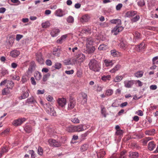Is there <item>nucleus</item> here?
Returning a JSON list of instances; mask_svg holds the SVG:
<instances>
[{
	"mask_svg": "<svg viewBox=\"0 0 158 158\" xmlns=\"http://www.w3.org/2000/svg\"><path fill=\"white\" fill-rule=\"evenodd\" d=\"M90 70L95 72H98L101 69L100 63L95 59L91 60L89 64Z\"/></svg>",
	"mask_w": 158,
	"mask_h": 158,
	"instance_id": "1",
	"label": "nucleus"
},
{
	"mask_svg": "<svg viewBox=\"0 0 158 158\" xmlns=\"http://www.w3.org/2000/svg\"><path fill=\"white\" fill-rule=\"evenodd\" d=\"M48 142L50 146L52 147H59L61 145V143L60 142L52 139H49Z\"/></svg>",
	"mask_w": 158,
	"mask_h": 158,
	"instance_id": "2",
	"label": "nucleus"
},
{
	"mask_svg": "<svg viewBox=\"0 0 158 158\" xmlns=\"http://www.w3.org/2000/svg\"><path fill=\"white\" fill-rule=\"evenodd\" d=\"M46 105L47 106L46 108L47 112L51 116H55L56 114L53 107L47 104Z\"/></svg>",
	"mask_w": 158,
	"mask_h": 158,
	"instance_id": "3",
	"label": "nucleus"
},
{
	"mask_svg": "<svg viewBox=\"0 0 158 158\" xmlns=\"http://www.w3.org/2000/svg\"><path fill=\"white\" fill-rule=\"evenodd\" d=\"M59 108H64L66 104V99L64 98H59L57 100Z\"/></svg>",
	"mask_w": 158,
	"mask_h": 158,
	"instance_id": "4",
	"label": "nucleus"
},
{
	"mask_svg": "<svg viewBox=\"0 0 158 158\" xmlns=\"http://www.w3.org/2000/svg\"><path fill=\"white\" fill-rule=\"evenodd\" d=\"M26 118H19L15 120L13 123V124L15 126L20 125L25 122L26 120Z\"/></svg>",
	"mask_w": 158,
	"mask_h": 158,
	"instance_id": "5",
	"label": "nucleus"
},
{
	"mask_svg": "<svg viewBox=\"0 0 158 158\" xmlns=\"http://www.w3.org/2000/svg\"><path fill=\"white\" fill-rule=\"evenodd\" d=\"M123 29V28L122 26H116L112 30L111 32L113 33L114 35H117L118 33L122 31Z\"/></svg>",
	"mask_w": 158,
	"mask_h": 158,
	"instance_id": "6",
	"label": "nucleus"
},
{
	"mask_svg": "<svg viewBox=\"0 0 158 158\" xmlns=\"http://www.w3.org/2000/svg\"><path fill=\"white\" fill-rule=\"evenodd\" d=\"M135 83L134 80H126L124 82V86L127 88H130L132 87Z\"/></svg>",
	"mask_w": 158,
	"mask_h": 158,
	"instance_id": "7",
	"label": "nucleus"
},
{
	"mask_svg": "<svg viewBox=\"0 0 158 158\" xmlns=\"http://www.w3.org/2000/svg\"><path fill=\"white\" fill-rule=\"evenodd\" d=\"M115 62V61L114 60L106 59L104 60L103 64L106 67L111 66L114 64Z\"/></svg>",
	"mask_w": 158,
	"mask_h": 158,
	"instance_id": "8",
	"label": "nucleus"
},
{
	"mask_svg": "<svg viewBox=\"0 0 158 158\" xmlns=\"http://www.w3.org/2000/svg\"><path fill=\"white\" fill-rule=\"evenodd\" d=\"M76 57L78 62L80 63L82 62L85 59V55L81 53L78 54L76 56Z\"/></svg>",
	"mask_w": 158,
	"mask_h": 158,
	"instance_id": "9",
	"label": "nucleus"
},
{
	"mask_svg": "<svg viewBox=\"0 0 158 158\" xmlns=\"http://www.w3.org/2000/svg\"><path fill=\"white\" fill-rule=\"evenodd\" d=\"M86 41V47H91V46L93 45V44L94 42L93 39L91 37L87 38Z\"/></svg>",
	"mask_w": 158,
	"mask_h": 158,
	"instance_id": "10",
	"label": "nucleus"
},
{
	"mask_svg": "<svg viewBox=\"0 0 158 158\" xmlns=\"http://www.w3.org/2000/svg\"><path fill=\"white\" fill-rule=\"evenodd\" d=\"M19 51L15 49L11 51L10 52V56L13 57H17L20 54Z\"/></svg>",
	"mask_w": 158,
	"mask_h": 158,
	"instance_id": "11",
	"label": "nucleus"
},
{
	"mask_svg": "<svg viewBox=\"0 0 158 158\" xmlns=\"http://www.w3.org/2000/svg\"><path fill=\"white\" fill-rule=\"evenodd\" d=\"M26 103L28 104H35L37 102L35 101L34 98L32 96L30 98H28L26 101Z\"/></svg>",
	"mask_w": 158,
	"mask_h": 158,
	"instance_id": "12",
	"label": "nucleus"
},
{
	"mask_svg": "<svg viewBox=\"0 0 158 158\" xmlns=\"http://www.w3.org/2000/svg\"><path fill=\"white\" fill-rule=\"evenodd\" d=\"M60 32L58 29L55 28L53 29L51 32L50 34L52 37L56 36Z\"/></svg>",
	"mask_w": 158,
	"mask_h": 158,
	"instance_id": "13",
	"label": "nucleus"
},
{
	"mask_svg": "<svg viewBox=\"0 0 158 158\" xmlns=\"http://www.w3.org/2000/svg\"><path fill=\"white\" fill-rule=\"evenodd\" d=\"M75 104L76 102L75 100H70L68 104V110H70L73 109L74 107Z\"/></svg>",
	"mask_w": 158,
	"mask_h": 158,
	"instance_id": "14",
	"label": "nucleus"
},
{
	"mask_svg": "<svg viewBox=\"0 0 158 158\" xmlns=\"http://www.w3.org/2000/svg\"><path fill=\"white\" fill-rule=\"evenodd\" d=\"M65 14L63 10L60 9H59L56 10L55 15L57 16L61 17L65 15Z\"/></svg>",
	"mask_w": 158,
	"mask_h": 158,
	"instance_id": "15",
	"label": "nucleus"
},
{
	"mask_svg": "<svg viewBox=\"0 0 158 158\" xmlns=\"http://www.w3.org/2000/svg\"><path fill=\"white\" fill-rule=\"evenodd\" d=\"M145 48V44L144 42H142L139 45L136 46V50L139 51L143 50Z\"/></svg>",
	"mask_w": 158,
	"mask_h": 158,
	"instance_id": "16",
	"label": "nucleus"
},
{
	"mask_svg": "<svg viewBox=\"0 0 158 158\" xmlns=\"http://www.w3.org/2000/svg\"><path fill=\"white\" fill-rule=\"evenodd\" d=\"M75 132H80L84 130L83 125L82 124H80L77 126H74Z\"/></svg>",
	"mask_w": 158,
	"mask_h": 158,
	"instance_id": "17",
	"label": "nucleus"
},
{
	"mask_svg": "<svg viewBox=\"0 0 158 158\" xmlns=\"http://www.w3.org/2000/svg\"><path fill=\"white\" fill-rule=\"evenodd\" d=\"M29 96L28 90L27 89L25 91H23L22 92V95L19 98L22 99L26 98Z\"/></svg>",
	"mask_w": 158,
	"mask_h": 158,
	"instance_id": "18",
	"label": "nucleus"
},
{
	"mask_svg": "<svg viewBox=\"0 0 158 158\" xmlns=\"http://www.w3.org/2000/svg\"><path fill=\"white\" fill-rule=\"evenodd\" d=\"M128 156L130 158H138L139 155L137 152H130Z\"/></svg>",
	"mask_w": 158,
	"mask_h": 158,
	"instance_id": "19",
	"label": "nucleus"
},
{
	"mask_svg": "<svg viewBox=\"0 0 158 158\" xmlns=\"http://www.w3.org/2000/svg\"><path fill=\"white\" fill-rule=\"evenodd\" d=\"M8 151V148L7 147L4 146L2 147L0 151V158H1L3 155L7 152Z\"/></svg>",
	"mask_w": 158,
	"mask_h": 158,
	"instance_id": "20",
	"label": "nucleus"
},
{
	"mask_svg": "<svg viewBox=\"0 0 158 158\" xmlns=\"http://www.w3.org/2000/svg\"><path fill=\"white\" fill-rule=\"evenodd\" d=\"M86 48H87V50L85 51V53L89 54L93 53L95 49V48L94 46H92L91 47H89Z\"/></svg>",
	"mask_w": 158,
	"mask_h": 158,
	"instance_id": "21",
	"label": "nucleus"
},
{
	"mask_svg": "<svg viewBox=\"0 0 158 158\" xmlns=\"http://www.w3.org/2000/svg\"><path fill=\"white\" fill-rule=\"evenodd\" d=\"M118 46L120 48L123 49H126L128 47V45L126 42L123 41L121 42L119 44Z\"/></svg>",
	"mask_w": 158,
	"mask_h": 158,
	"instance_id": "22",
	"label": "nucleus"
},
{
	"mask_svg": "<svg viewBox=\"0 0 158 158\" xmlns=\"http://www.w3.org/2000/svg\"><path fill=\"white\" fill-rule=\"evenodd\" d=\"M136 14V12L131 10L127 12L125 16L127 17H130L134 16Z\"/></svg>",
	"mask_w": 158,
	"mask_h": 158,
	"instance_id": "23",
	"label": "nucleus"
},
{
	"mask_svg": "<svg viewBox=\"0 0 158 158\" xmlns=\"http://www.w3.org/2000/svg\"><path fill=\"white\" fill-rule=\"evenodd\" d=\"M110 22L112 24L121 25V21L120 19H113L110 20Z\"/></svg>",
	"mask_w": 158,
	"mask_h": 158,
	"instance_id": "24",
	"label": "nucleus"
},
{
	"mask_svg": "<svg viewBox=\"0 0 158 158\" xmlns=\"http://www.w3.org/2000/svg\"><path fill=\"white\" fill-rule=\"evenodd\" d=\"M14 86V83L12 81L8 80L6 85L7 88L9 89H12Z\"/></svg>",
	"mask_w": 158,
	"mask_h": 158,
	"instance_id": "25",
	"label": "nucleus"
},
{
	"mask_svg": "<svg viewBox=\"0 0 158 158\" xmlns=\"http://www.w3.org/2000/svg\"><path fill=\"white\" fill-rule=\"evenodd\" d=\"M111 55L114 57H117L120 55V52L116 51L115 49L112 50L110 51Z\"/></svg>",
	"mask_w": 158,
	"mask_h": 158,
	"instance_id": "26",
	"label": "nucleus"
},
{
	"mask_svg": "<svg viewBox=\"0 0 158 158\" xmlns=\"http://www.w3.org/2000/svg\"><path fill=\"white\" fill-rule=\"evenodd\" d=\"M105 154V152L103 150H101L97 153L98 158H102Z\"/></svg>",
	"mask_w": 158,
	"mask_h": 158,
	"instance_id": "27",
	"label": "nucleus"
},
{
	"mask_svg": "<svg viewBox=\"0 0 158 158\" xmlns=\"http://www.w3.org/2000/svg\"><path fill=\"white\" fill-rule=\"evenodd\" d=\"M89 148V145L87 143H85L81 146V151L82 152L86 151Z\"/></svg>",
	"mask_w": 158,
	"mask_h": 158,
	"instance_id": "28",
	"label": "nucleus"
},
{
	"mask_svg": "<svg viewBox=\"0 0 158 158\" xmlns=\"http://www.w3.org/2000/svg\"><path fill=\"white\" fill-rule=\"evenodd\" d=\"M100 107L101 108V113L103 116L106 118L107 115L108 114L106 113V109L104 106L102 105Z\"/></svg>",
	"mask_w": 158,
	"mask_h": 158,
	"instance_id": "29",
	"label": "nucleus"
},
{
	"mask_svg": "<svg viewBox=\"0 0 158 158\" xmlns=\"http://www.w3.org/2000/svg\"><path fill=\"white\" fill-rule=\"evenodd\" d=\"M24 129L25 131L27 133H30L32 131L31 127L30 125H25L24 127Z\"/></svg>",
	"mask_w": 158,
	"mask_h": 158,
	"instance_id": "30",
	"label": "nucleus"
},
{
	"mask_svg": "<svg viewBox=\"0 0 158 158\" xmlns=\"http://www.w3.org/2000/svg\"><path fill=\"white\" fill-rule=\"evenodd\" d=\"M156 132V130L154 129H152L151 130H147L145 131V134L146 135H153Z\"/></svg>",
	"mask_w": 158,
	"mask_h": 158,
	"instance_id": "31",
	"label": "nucleus"
},
{
	"mask_svg": "<svg viewBox=\"0 0 158 158\" xmlns=\"http://www.w3.org/2000/svg\"><path fill=\"white\" fill-rule=\"evenodd\" d=\"M89 19L90 17L88 14H86L83 15L81 18L82 21L85 22H88Z\"/></svg>",
	"mask_w": 158,
	"mask_h": 158,
	"instance_id": "32",
	"label": "nucleus"
},
{
	"mask_svg": "<svg viewBox=\"0 0 158 158\" xmlns=\"http://www.w3.org/2000/svg\"><path fill=\"white\" fill-rule=\"evenodd\" d=\"M155 147V145L153 141L150 142L148 145V148L149 150L152 151L154 149Z\"/></svg>",
	"mask_w": 158,
	"mask_h": 158,
	"instance_id": "33",
	"label": "nucleus"
},
{
	"mask_svg": "<svg viewBox=\"0 0 158 158\" xmlns=\"http://www.w3.org/2000/svg\"><path fill=\"white\" fill-rule=\"evenodd\" d=\"M66 130L69 132H75L74 126L69 125L66 127Z\"/></svg>",
	"mask_w": 158,
	"mask_h": 158,
	"instance_id": "34",
	"label": "nucleus"
},
{
	"mask_svg": "<svg viewBox=\"0 0 158 158\" xmlns=\"http://www.w3.org/2000/svg\"><path fill=\"white\" fill-rule=\"evenodd\" d=\"M67 35H62L61 37L58 39L57 41V42L59 44H61L62 43V42L63 41H64L65 40L66 38L67 37Z\"/></svg>",
	"mask_w": 158,
	"mask_h": 158,
	"instance_id": "35",
	"label": "nucleus"
},
{
	"mask_svg": "<svg viewBox=\"0 0 158 158\" xmlns=\"http://www.w3.org/2000/svg\"><path fill=\"white\" fill-rule=\"evenodd\" d=\"M134 39L135 40H138L141 39V35L140 34L137 32H136L134 34Z\"/></svg>",
	"mask_w": 158,
	"mask_h": 158,
	"instance_id": "36",
	"label": "nucleus"
},
{
	"mask_svg": "<svg viewBox=\"0 0 158 158\" xmlns=\"http://www.w3.org/2000/svg\"><path fill=\"white\" fill-rule=\"evenodd\" d=\"M143 73L142 71H139L135 73L134 74V75L137 77H141L143 76Z\"/></svg>",
	"mask_w": 158,
	"mask_h": 158,
	"instance_id": "37",
	"label": "nucleus"
},
{
	"mask_svg": "<svg viewBox=\"0 0 158 158\" xmlns=\"http://www.w3.org/2000/svg\"><path fill=\"white\" fill-rule=\"evenodd\" d=\"M120 67V65L119 64L117 65L112 69L110 70V72L111 73H114L118 70Z\"/></svg>",
	"mask_w": 158,
	"mask_h": 158,
	"instance_id": "38",
	"label": "nucleus"
},
{
	"mask_svg": "<svg viewBox=\"0 0 158 158\" xmlns=\"http://www.w3.org/2000/svg\"><path fill=\"white\" fill-rule=\"evenodd\" d=\"M111 78V76L110 75H103L101 77V79L105 81L107 80L109 81Z\"/></svg>",
	"mask_w": 158,
	"mask_h": 158,
	"instance_id": "39",
	"label": "nucleus"
},
{
	"mask_svg": "<svg viewBox=\"0 0 158 158\" xmlns=\"http://www.w3.org/2000/svg\"><path fill=\"white\" fill-rule=\"evenodd\" d=\"M152 139V137H148L145 138L144 139L142 140V142L143 145H146L147 143L148 142V141H149L150 140H151Z\"/></svg>",
	"mask_w": 158,
	"mask_h": 158,
	"instance_id": "40",
	"label": "nucleus"
},
{
	"mask_svg": "<svg viewBox=\"0 0 158 158\" xmlns=\"http://www.w3.org/2000/svg\"><path fill=\"white\" fill-rule=\"evenodd\" d=\"M113 90L112 89H108L106 91L105 94L106 96H110L113 94Z\"/></svg>",
	"mask_w": 158,
	"mask_h": 158,
	"instance_id": "41",
	"label": "nucleus"
},
{
	"mask_svg": "<svg viewBox=\"0 0 158 158\" xmlns=\"http://www.w3.org/2000/svg\"><path fill=\"white\" fill-rule=\"evenodd\" d=\"M108 48L106 44H101L98 48V49L100 50H104L107 49Z\"/></svg>",
	"mask_w": 158,
	"mask_h": 158,
	"instance_id": "42",
	"label": "nucleus"
},
{
	"mask_svg": "<svg viewBox=\"0 0 158 158\" xmlns=\"http://www.w3.org/2000/svg\"><path fill=\"white\" fill-rule=\"evenodd\" d=\"M123 77L122 76H117L113 80L114 82H117L120 81Z\"/></svg>",
	"mask_w": 158,
	"mask_h": 158,
	"instance_id": "43",
	"label": "nucleus"
},
{
	"mask_svg": "<svg viewBox=\"0 0 158 158\" xmlns=\"http://www.w3.org/2000/svg\"><path fill=\"white\" fill-rule=\"evenodd\" d=\"M35 77L36 80H40L42 77L41 73L40 72L37 71L35 75Z\"/></svg>",
	"mask_w": 158,
	"mask_h": 158,
	"instance_id": "44",
	"label": "nucleus"
},
{
	"mask_svg": "<svg viewBox=\"0 0 158 158\" xmlns=\"http://www.w3.org/2000/svg\"><path fill=\"white\" fill-rule=\"evenodd\" d=\"M32 64H33L32 65V64H30L28 70V72L29 73H31L33 71V69L34 68V63L33 62H32Z\"/></svg>",
	"mask_w": 158,
	"mask_h": 158,
	"instance_id": "45",
	"label": "nucleus"
},
{
	"mask_svg": "<svg viewBox=\"0 0 158 158\" xmlns=\"http://www.w3.org/2000/svg\"><path fill=\"white\" fill-rule=\"evenodd\" d=\"M74 20L73 17L71 16H69L66 19L67 22L69 23H73L74 22Z\"/></svg>",
	"mask_w": 158,
	"mask_h": 158,
	"instance_id": "46",
	"label": "nucleus"
},
{
	"mask_svg": "<svg viewBox=\"0 0 158 158\" xmlns=\"http://www.w3.org/2000/svg\"><path fill=\"white\" fill-rule=\"evenodd\" d=\"M50 25V23L48 22L47 21L45 23H42V27L43 28H47L49 27Z\"/></svg>",
	"mask_w": 158,
	"mask_h": 158,
	"instance_id": "47",
	"label": "nucleus"
},
{
	"mask_svg": "<svg viewBox=\"0 0 158 158\" xmlns=\"http://www.w3.org/2000/svg\"><path fill=\"white\" fill-rule=\"evenodd\" d=\"M126 153V151L122 152L120 153L119 158H127Z\"/></svg>",
	"mask_w": 158,
	"mask_h": 158,
	"instance_id": "48",
	"label": "nucleus"
},
{
	"mask_svg": "<svg viewBox=\"0 0 158 158\" xmlns=\"http://www.w3.org/2000/svg\"><path fill=\"white\" fill-rule=\"evenodd\" d=\"M63 62L66 65H71L72 64L71 63V59L70 58H69L65 60H64Z\"/></svg>",
	"mask_w": 158,
	"mask_h": 158,
	"instance_id": "49",
	"label": "nucleus"
},
{
	"mask_svg": "<svg viewBox=\"0 0 158 158\" xmlns=\"http://www.w3.org/2000/svg\"><path fill=\"white\" fill-rule=\"evenodd\" d=\"M81 94L83 99L84 100L85 103H86L87 99V94L84 93H82Z\"/></svg>",
	"mask_w": 158,
	"mask_h": 158,
	"instance_id": "50",
	"label": "nucleus"
},
{
	"mask_svg": "<svg viewBox=\"0 0 158 158\" xmlns=\"http://www.w3.org/2000/svg\"><path fill=\"white\" fill-rule=\"evenodd\" d=\"M50 76V74L49 73H48L44 75L43 78V81L44 82L46 81L47 80Z\"/></svg>",
	"mask_w": 158,
	"mask_h": 158,
	"instance_id": "51",
	"label": "nucleus"
},
{
	"mask_svg": "<svg viewBox=\"0 0 158 158\" xmlns=\"http://www.w3.org/2000/svg\"><path fill=\"white\" fill-rule=\"evenodd\" d=\"M71 120L74 123H78L80 121L77 118H74L71 119Z\"/></svg>",
	"mask_w": 158,
	"mask_h": 158,
	"instance_id": "52",
	"label": "nucleus"
},
{
	"mask_svg": "<svg viewBox=\"0 0 158 158\" xmlns=\"http://www.w3.org/2000/svg\"><path fill=\"white\" fill-rule=\"evenodd\" d=\"M138 5L140 7H142L145 5V2L143 0H140L137 2Z\"/></svg>",
	"mask_w": 158,
	"mask_h": 158,
	"instance_id": "53",
	"label": "nucleus"
},
{
	"mask_svg": "<svg viewBox=\"0 0 158 158\" xmlns=\"http://www.w3.org/2000/svg\"><path fill=\"white\" fill-rule=\"evenodd\" d=\"M140 16L139 15H136L135 17L131 19V21L133 22H136L139 19Z\"/></svg>",
	"mask_w": 158,
	"mask_h": 158,
	"instance_id": "54",
	"label": "nucleus"
},
{
	"mask_svg": "<svg viewBox=\"0 0 158 158\" xmlns=\"http://www.w3.org/2000/svg\"><path fill=\"white\" fill-rule=\"evenodd\" d=\"M135 84L138 86L141 87L143 85V83L139 80L135 81Z\"/></svg>",
	"mask_w": 158,
	"mask_h": 158,
	"instance_id": "55",
	"label": "nucleus"
},
{
	"mask_svg": "<svg viewBox=\"0 0 158 158\" xmlns=\"http://www.w3.org/2000/svg\"><path fill=\"white\" fill-rule=\"evenodd\" d=\"M9 89L7 88H4L2 90V93L3 95H6L9 92Z\"/></svg>",
	"mask_w": 158,
	"mask_h": 158,
	"instance_id": "56",
	"label": "nucleus"
},
{
	"mask_svg": "<svg viewBox=\"0 0 158 158\" xmlns=\"http://www.w3.org/2000/svg\"><path fill=\"white\" fill-rule=\"evenodd\" d=\"M28 79V77L27 76H23L22 78V81L23 83L26 82Z\"/></svg>",
	"mask_w": 158,
	"mask_h": 158,
	"instance_id": "57",
	"label": "nucleus"
},
{
	"mask_svg": "<svg viewBox=\"0 0 158 158\" xmlns=\"http://www.w3.org/2000/svg\"><path fill=\"white\" fill-rule=\"evenodd\" d=\"M123 134V130L120 129L117 130L115 132V134L117 135H121Z\"/></svg>",
	"mask_w": 158,
	"mask_h": 158,
	"instance_id": "58",
	"label": "nucleus"
},
{
	"mask_svg": "<svg viewBox=\"0 0 158 158\" xmlns=\"http://www.w3.org/2000/svg\"><path fill=\"white\" fill-rule=\"evenodd\" d=\"M61 67V64L59 63H56L55 65V67L56 69H59Z\"/></svg>",
	"mask_w": 158,
	"mask_h": 158,
	"instance_id": "59",
	"label": "nucleus"
},
{
	"mask_svg": "<svg viewBox=\"0 0 158 158\" xmlns=\"http://www.w3.org/2000/svg\"><path fill=\"white\" fill-rule=\"evenodd\" d=\"M23 37V36L22 35L17 34L16 37V40L17 41H19Z\"/></svg>",
	"mask_w": 158,
	"mask_h": 158,
	"instance_id": "60",
	"label": "nucleus"
},
{
	"mask_svg": "<svg viewBox=\"0 0 158 158\" xmlns=\"http://www.w3.org/2000/svg\"><path fill=\"white\" fill-rule=\"evenodd\" d=\"M82 72L81 70H77V77H81L82 75Z\"/></svg>",
	"mask_w": 158,
	"mask_h": 158,
	"instance_id": "61",
	"label": "nucleus"
},
{
	"mask_svg": "<svg viewBox=\"0 0 158 158\" xmlns=\"http://www.w3.org/2000/svg\"><path fill=\"white\" fill-rule=\"evenodd\" d=\"M10 131V130L9 129H6L5 130V131H3L2 132L1 134L2 135H7Z\"/></svg>",
	"mask_w": 158,
	"mask_h": 158,
	"instance_id": "62",
	"label": "nucleus"
},
{
	"mask_svg": "<svg viewBox=\"0 0 158 158\" xmlns=\"http://www.w3.org/2000/svg\"><path fill=\"white\" fill-rule=\"evenodd\" d=\"M65 73L67 74L70 75L73 74L74 73V70L73 69L70 70H66Z\"/></svg>",
	"mask_w": 158,
	"mask_h": 158,
	"instance_id": "63",
	"label": "nucleus"
},
{
	"mask_svg": "<svg viewBox=\"0 0 158 158\" xmlns=\"http://www.w3.org/2000/svg\"><path fill=\"white\" fill-rule=\"evenodd\" d=\"M1 73L4 76L6 75L7 73H8V71L5 69H3L2 70Z\"/></svg>",
	"mask_w": 158,
	"mask_h": 158,
	"instance_id": "64",
	"label": "nucleus"
}]
</instances>
